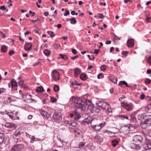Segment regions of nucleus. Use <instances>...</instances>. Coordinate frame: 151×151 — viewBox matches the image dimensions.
Wrapping results in <instances>:
<instances>
[{
	"label": "nucleus",
	"instance_id": "nucleus-1",
	"mask_svg": "<svg viewBox=\"0 0 151 151\" xmlns=\"http://www.w3.org/2000/svg\"><path fill=\"white\" fill-rule=\"evenodd\" d=\"M96 104L98 107L102 108L106 110L108 114L111 112L112 110L110 105L104 101H96Z\"/></svg>",
	"mask_w": 151,
	"mask_h": 151
},
{
	"label": "nucleus",
	"instance_id": "nucleus-2",
	"mask_svg": "<svg viewBox=\"0 0 151 151\" xmlns=\"http://www.w3.org/2000/svg\"><path fill=\"white\" fill-rule=\"evenodd\" d=\"M24 132L23 129L18 128L16 129L14 132L13 135V138L15 139V141L16 139L17 140L16 142H17L19 137L24 135Z\"/></svg>",
	"mask_w": 151,
	"mask_h": 151
},
{
	"label": "nucleus",
	"instance_id": "nucleus-3",
	"mask_svg": "<svg viewBox=\"0 0 151 151\" xmlns=\"http://www.w3.org/2000/svg\"><path fill=\"white\" fill-rule=\"evenodd\" d=\"M74 103L76 107L81 109L82 110L84 109L86 105V104L85 102L77 99L75 100L74 101Z\"/></svg>",
	"mask_w": 151,
	"mask_h": 151
},
{
	"label": "nucleus",
	"instance_id": "nucleus-4",
	"mask_svg": "<svg viewBox=\"0 0 151 151\" xmlns=\"http://www.w3.org/2000/svg\"><path fill=\"white\" fill-rule=\"evenodd\" d=\"M24 147L22 143L16 144L12 147L11 151H21Z\"/></svg>",
	"mask_w": 151,
	"mask_h": 151
},
{
	"label": "nucleus",
	"instance_id": "nucleus-5",
	"mask_svg": "<svg viewBox=\"0 0 151 151\" xmlns=\"http://www.w3.org/2000/svg\"><path fill=\"white\" fill-rule=\"evenodd\" d=\"M52 119L55 122H58L62 119V115L61 113L59 112L55 111L52 116Z\"/></svg>",
	"mask_w": 151,
	"mask_h": 151
},
{
	"label": "nucleus",
	"instance_id": "nucleus-6",
	"mask_svg": "<svg viewBox=\"0 0 151 151\" xmlns=\"http://www.w3.org/2000/svg\"><path fill=\"white\" fill-rule=\"evenodd\" d=\"M122 106L124 108L127 110L131 111L133 109L132 105L129 104L127 102H122L121 103Z\"/></svg>",
	"mask_w": 151,
	"mask_h": 151
},
{
	"label": "nucleus",
	"instance_id": "nucleus-7",
	"mask_svg": "<svg viewBox=\"0 0 151 151\" xmlns=\"http://www.w3.org/2000/svg\"><path fill=\"white\" fill-rule=\"evenodd\" d=\"M131 148L133 149H135L137 150H142L144 149V150H145V151H146V150L147 149L146 147H144V146L143 145L140 146L139 145L134 144H132L131 145Z\"/></svg>",
	"mask_w": 151,
	"mask_h": 151
},
{
	"label": "nucleus",
	"instance_id": "nucleus-8",
	"mask_svg": "<svg viewBox=\"0 0 151 151\" xmlns=\"http://www.w3.org/2000/svg\"><path fill=\"white\" fill-rule=\"evenodd\" d=\"M88 109L93 113H99L100 111V109L97 107H95L93 105L89 106Z\"/></svg>",
	"mask_w": 151,
	"mask_h": 151
},
{
	"label": "nucleus",
	"instance_id": "nucleus-9",
	"mask_svg": "<svg viewBox=\"0 0 151 151\" xmlns=\"http://www.w3.org/2000/svg\"><path fill=\"white\" fill-rule=\"evenodd\" d=\"M5 126L6 128L11 129L13 130L16 129L17 127V125L14 123L9 122H6Z\"/></svg>",
	"mask_w": 151,
	"mask_h": 151
},
{
	"label": "nucleus",
	"instance_id": "nucleus-10",
	"mask_svg": "<svg viewBox=\"0 0 151 151\" xmlns=\"http://www.w3.org/2000/svg\"><path fill=\"white\" fill-rule=\"evenodd\" d=\"M12 84V90L15 91L17 89V83L16 81L14 79H12L11 81Z\"/></svg>",
	"mask_w": 151,
	"mask_h": 151
},
{
	"label": "nucleus",
	"instance_id": "nucleus-11",
	"mask_svg": "<svg viewBox=\"0 0 151 151\" xmlns=\"http://www.w3.org/2000/svg\"><path fill=\"white\" fill-rule=\"evenodd\" d=\"M52 78L55 81L58 80L60 79V74L56 70H54L52 72Z\"/></svg>",
	"mask_w": 151,
	"mask_h": 151
},
{
	"label": "nucleus",
	"instance_id": "nucleus-12",
	"mask_svg": "<svg viewBox=\"0 0 151 151\" xmlns=\"http://www.w3.org/2000/svg\"><path fill=\"white\" fill-rule=\"evenodd\" d=\"M143 139L141 136L137 135L134 137L133 141L135 143H140L143 141Z\"/></svg>",
	"mask_w": 151,
	"mask_h": 151
},
{
	"label": "nucleus",
	"instance_id": "nucleus-13",
	"mask_svg": "<svg viewBox=\"0 0 151 151\" xmlns=\"http://www.w3.org/2000/svg\"><path fill=\"white\" fill-rule=\"evenodd\" d=\"M127 46L130 48L133 47L134 45V41L133 39H129L127 42Z\"/></svg>",
	"mask_w": 151,
	"mask_h": 151
},
{
	"label": "nucleus",
	"instance_id": "nucleus-14",
	"mask_svg": "<svg viewBox=\"0 0 151 151\" xmlns=\"http://www.w3.org/2000/svg\"><path fill=\"white\" fill-rule=\"evenodd\" d=\"M145 142L146 146H144L146 147L147 149L146 150H147L148 149H151V140L147 138H146L145 139Z\"/></svg>",
	"mask_w": 151,
	"mask_h": 151
},
{
	"label": "nucleus",
	"instance_id": "nucleus-15",
	"mask_svg": "<svg viewBox=\"0 0 151 151\" xmlns=\"http://www.w3.org/2000/svg\"><path fill=\"white\" fill-rule=\"evenodd\" d=\"M41 114L45 118L48 119L50 116V114H48L46 111L43 110H41L40 112Z\"/></svg>",
	"mask_w": 151,
	"mask_h": 151
},
{
	"label": "nucleus",
	"instance_id": "nucleus-16",
	"mask_svg": "<svg viewBox=\"0 0 151 151\" xmlns=\"http://www.w3.org/2000/svg\"><path fill=\"white\" fill-rule=\"evenodd\" d=\"M17 114L18 113L16 112V114H9V116L10 118L13 120H19V117L17 116Z\"/></svg>",
	"mask_w": 151,
	"mask_h": 151
},
{
	"label": "nucleus",
	"instance_id": "nucleus-17",
	"mask_svg": "<svg viewBox=\"0 0 151 151\" xmlns=\"http://www.w3.org/2000/svg\"><path fill=\"white\" fill-rule=\"evenodd\" d=\"M91 127L96 131H99L101 129V127L99 124L91 125Z\"/></svg>",
	"mask_w": 151,
	"mask_h": 151
},
{
	"label": "nucleus",
	"instance_id": "nucleus-18",
	"mask_svg": "<svg viewBox=\"0 0 151 151\" xmlns=\"http://www.w3.org/2000/svg\"><path fill=\"white\" fill-rule=\"evenodd\" d=\"M32 47V45L30 43H27L24 45V49L25 50H29L31 49Z\"/></svg>",
	"mask_w": 151,
	"mask_h": 151
},
{
	"label": "nucleus",
	"instance_id": "nucleus-19",
	"mask_svg": "<svg viewBox=\"0 0 151 151\" xmlns=\"http://www.w3.org/2000/svg\"><path fill=\"white\" fill-rule=\"evenodd\" d=\"M81 70L78 68H76L75 69V77H77L81 73Z\"/></svg>",
	"mask_w": 151,
	"mask_h": 151
},
{
	"label": "nucleus",
	"instance_id": "nucleus-20",
	"mask_svg": "<svg viewBox=\"0 0 151 151\" xmlns=\"http://www.w3.org/2000/svg\"><path fill=\"white\" fill-rule=\"evenodd\" d=\"M74 114L75 119V120H78L80 118V115L79 113L76 111H74Z\"/></svg>",
	"mask_w": 151,
	"mask_h": 151
},
{
	"label": "nucleus",
	"instance_id": "nucleus-21",
	"mask_svg": "<svg viewBox=\"0 0 151 151\" xmlns=\"http://www.w3.org/2000/svg\"><path fill=\"white\" fill-rule=\"evenodd\" d=\"M4 134L0 133V145L2 144L4 142Z\"/></svg>",
	"mask_w": 151,
	"mask_h": 151
},
{
	"label": "nucleus",
	"instance_id": "nucleus-22",
	"mask_svg": "<svg viewBox=\"0 0 151 151\" xmlns=\"http://www.w3.org/2000/svg\"><path fill=\"white\" fill-rule=\"evenodd\" d=\"M94 138L97 141L100 142H101L103 141V139L102 137L98 135H96Z\"/></svg>",
	"mask_w": 151,
	"mask_h": 151
},
{
	"label": "nucleus",
	"instance_id": "nucleus-23",
	"mask_svg": "<svg viewBox=\"0 0 151 151\" xmlns=\"http://www.w3.org/2000/svg\"><path fill=\"white\" fill-rule=\"evenodd\" d=\"M77 125V124L74 121H72V123H71L69 128L70 129H74L75 128Z\"/></svg>",
	"mask_w": 151,
	"mask_h": 151
},
{
	"label": "nucleus",
	"instance_id": "nucleus-24",
	"mask_svg": "<svg viewBox=\"0 0 151 151\" xmlns=\"http://www.w3.org/2000/svg\"><path fill=\"white\" fill-rule=\"evenodd\" d=\"M36 91L37 92L42 93L44 91L43 88L42 86L37 87L36 89Z\"/></svg>",
	"mask_w": 151,
	"mask_h": 151
},
{
	"label": "nucleus",
	"instance_id": "nucleus-25",
	"mask_svg": "<svg viewBox=\"0 0 151 151\" xmlns=\"http://www.w3.org/2000/svg\"><path fill=\"white\" fill-rule=\"evenodd\" d=\"M80 78L83 81H85L87 78L86 74L84 73H82L80 75Z\"/></svg>",
	"mask_w": 151,
	"mask_h": 151
},
{
	"label": "nucleus",
	"instance_id": "nucleus-26",
	"mask_svg": "<svg viewBox=\"0 0 151 151\" xmlns=\"http://www.w3.org/2000/svg\"><path fill=\"white\" fill-rule=\"evenodd\" d=\"M91 120H89L88 119H85L83 121L82 123L84 125H86L91 123Z\"/></svg>",
	"mask_w": 151,
	"mask_h": 151
},
{
	"label": "nucleus",
	"instance_id": "nucleus-27",
	"mask_svg": "<svg viewBox=\"0 0 151 151\" xmlns=\"http://www.w3.org/2000/svg\"><path fill=\"white\" fill-rule=\"evenodd\" d=\"M118 144V141L116 139H114L111 141V145L113 147H116Z\"/></svg>",
	"mask_w": 151,
	"mask_h": 151
},
{
	"label": "nucleus",
	"instance_id": "nucleus-28",
	"mask_svg": "<svg viewBox=\"0 0 151 151\" xmlns=\"http://www.w3.org/2000/svg\"><path fill=\"white\" fill-rule=\"evenodd\" d=\"M110 80L114 83H116L117 81V78L116 77H111L109 78Z\"/></svg>",
	"mask_w": 151,
	"mask_h": 151
},
{
	"label": "nucleus",
	"instance_id": "nucleus-29",
	"mask_svg": "<svg viewBox=\"0 0 151 151\" xmlns=\"http://www.w3.org/2000/svg\"><path fill=\"white\" fill-rule=\"evenodd\" d=\"M72 120H64V123L68 127H69L71 123H72Z\"/></svg>",
	"mask_w": 151,
	"mask_h": 151
},
{
	"label": "nucleus",
	"instance_id": "nucleus-30",
	"mask_svg": "<svg viewBox=\"0 0 151 151\" xmlns=\"http://www.w3.org/2000/svg\"><path fill=\"white\" fill-rule=\"evenodd\" d=\"M147 121H146L144 122H143L141 123L140 124V126L143 129L146 128L147 127V125L146 123Z\"/></svg>",
	"mask_w": 151,
	"mask_h": 151
},
{
	"label": "nucleus",
	"instance_id": "nucleus-31",
	"mask_svg": "<svg viewBox=\"0 0 151 151\" xmlns=\"http://www.w3.org/2000/svg\"><path fill=\"white\" fill-rule=\"evenodd\" d=\"M24 81L20 80L18 82V84L19 86L22 87L26 88L27 87L24 86Z\"/></svg>",
	"mask_w": 151,
	"mask_h": 151
},
{
	"label": "nucleus",
	"instance_id": "nucleus-32",
	"mask_svg": "<svg viewBox=\"0 0 151 151\" xmlns=\"http://www.w3.org/2000/svg\"><path fill=\"white\" fill-rule=\"evenodd\" d=\"M7 48L8 47L4 45H1V50L3 52H6L7 50Z\"/></svg>",
	"mask_w": 151,
	"mask_h": 151
},
{
	"label": "nucleus",
	"instance_id": "nucleus-33",
	"mask_svg": "<svg viewBox=\"0 0 151 151\" xmlns=\"http://www.w3.org/2000/svg\"><path fill=\"white\" fill-rule=\"evenodd\" d=\"M44 54L47 56H49L50 54V51L48 50L45 49L43 52Z\"/></svg>",
	"mask_w": 151,
	"mask_h": 151
},
{
	"label": "nucleus",
	"instance_id": "nucleus-34",
	"mask_svg": "<svg viewBox=\"0 0 151 151\" xmlns=\"http://www.w3.org/2000/svg\"><path fill=\"white\" fill-rule=\"evenodd\" d=\"M59 55L60 58H61L64 60H66L68 58V56L65 54L63 55L61 54H59Z\"/></svg>",
	"mask_w": 151,
	"mask_h": 151
},
{
	"label": "nucleus",
	"instance_id": "nucleus-35",
	"mask_svg": "<svg viewBox=\"0 0 151 151\" xmlns=\"http://www.w3.org/2000/svg\"><path fill=\"white\" fill-rule=\"evenodd\" d=\"M119 117L122 119H129L128 116L126 115H120L119 116Z\"/></svg>",
	"mask_w": 151,
	"mask_h": 151
},
{
	"label": "nucleus",
	"instance_id": "nucleus-36",
	"mask_svg": "<svg viewBox=\"0 0 151 151\" xmlns=\"http://www.w3.org/2000/svg\"><path fill=\"white\" fill-rule=\"evenodd\" d=\"M107 67V66L106 65H102L100 67V69L101 70L104 71L106 70V68Z\"/></svg>",
	"mask_w": 151,
	"mask_h": 151
},
{
	"label": "nucleus",
	"instance_id": "nucleus-37",
	"mask_svg": "<svg viewBox=\"0 0 151 151\" xmlns=\"http://www.w3.org/2000/svg\"><path fill=\"white\" fill-rule=\"evenodd\" d=\"M47 33L51 37H52L55 36V34L53 32L48 31H47Z\"/></svg>",
	"mask_w": 151,
	"mask_h": 151
},
{
	"label": "nucleus",
	"instance_id": "nucleus-38",
	"mask_svg": "<svg viewBox=\"0 0 151 151\" xmlns=\"http://www.w3.org/2000/svg\"><path fill=\"white\" fill-rule=\"evenodd\" d=\"M70 22L72 24H75L76 23L77 21L74 17H72L70 19Z\"/></svg>",
	"mask_w": 151,
	"mask_h": 151
},
{
	"label": "nucleus",
	"instance_id": "nucleus-39",
	"mask_svg": "<svg viewBox=\"0 0 151 151\" xmlns=\"http://www.w3.org/2000/svg\"><path fill=\"white\" fill-rule=\"evenodd\" d=\"M105 17V16L103 15V14L98 13L97 14V17L100 19H103Z\"/></svg>",
	"mask_w": 151,
	"mask_h": 151
},
{
	"label": "nucleus",
	"instance_id": "nucleus-40",
	"mask_svg": "<svg viewBox=\"0 0 151 151\" xmlns=\"http://www.w3.org/2000/svg\"><path fill=\"white\" fill-rule=\"evenodd\" d=\"M50 100L52 102H55L57 101L56 99L53 97H50Z\"/></svg>",
	"mask_w": 151,
	"mask_h": 151
},
{
	"label": "nucleus",
	"instance_id": "nucleus-41",
	"mask_svg": "<svg viewBox=\"0 0 151 151\" xmlns=\"http://www.w3.org/2000/svg\"><path fill=\"white\" fill-rule=\"evenodd\" d=\"M128 53V51H123L122 52V54L124 57H126L127 56Z\"/></svg>",
	"mask_w": 151,
	"mask_h": 151
},
{
	"label": "nucleus",
	"instance_id": "nucleus-42",
	"mask_svg": "<svg viewBox=\"0 0 151 151\" xmlns=\"http://www.w3.org/2000/svg\"><path fill=\"white\" fill-rule=\"evenodd\" d=\"M85 143L82 142H80L78 145V147L79 148L83 147L85 145Z\"/></svg>",
	"mask_w": 151,
	"mask_h": 151
},
{
	"label": "nucleus",
	"instance_id": "nucleus-43",
	"mask_svg": "<svg viewBox=\"0 0 151 151\" xmlns=\"http://www.w3.org/2000/svg\"><path fill=\"white\" fill-rule=\"evenodd\" d=\"M104 77V76L103 75V74L102 73L99 74L97 76V78L99 79L101 78Z\"/></svg>",
	"mask_w": 151,
	"mask_h": 151
},
{
	"label": "nucleus",
	"instance_id": "nucleus-44",
	"mask_svg": "<svg viewBox=\"0 0 151 151\" xmlns=\"http://www.w3.org/2000/svg\"><path fill=\"white\" fill-rule=\"evenodd\" d=\"M151 80L149 78H146L145 81V83L146 84H149L150 83Z\"/></svg>",
	"mask_w": 151,
	"mask_h": 151
},
{
	"label": "nucleus",
	"instance_id": "nucleus-45",
	"mask_svg": "<svg viewBox=\"0 0 151 151\" xmlns=\"http://www.w3.org/2000/svg\"><path fill=\"white\" fill-rule=\"evenodd\" d=\"M31 139L30 140V142L32 143H33L35 141H36L35 140V138L34 136H32L31 137H30Z\"/></svg>",
	"mask_w": 151,
	"mask_h": 151
},
{
	"label": "nucleus",
	"instance_id": "nucleus-46",
	"mask_svg": "<svg viewBox=\"0 0 151 151\" xmlns=\"http://www.w3.org/2000/svg\"><path fill=\"white\" fill-rule=\"evenodd\" d=\"M59 87L57 85H56L54 87V90L55 91H58L59 90Z\"/></svg>",
	"mask_w": 151,
	"mask_h": 151
},
{
	"label": "nucleus",
	"instance_id": "nucleus-47",
	"mask_svg": "<svg viewBox=\"0 0 151 151\" xmlns=\"http://www.w3.org/2000/svg\"><path fill=\"white\" fill-rule=\"evenodd\" d=\"M145 21L147 22V23L150 22H151V17H147Z\"/></svg>",
	"mask_w": 151,
	"mask_h": 151
},
{
	"label": "nucleus",
	"instance_id": "nucleus-48",
	"mask_svg": "<svg viewBox=\"0 0 151 151\" xmlns=\"http://www.w3.org/2000/svg\"><path fill=\"white\" fill-rule=\"evenodd\" d=\"M99 49H95L94 50V52H92V53H95L97 55L99 53V52L100 51Z\"/></svg>",
	"mask_w": 151,
	"mask_h": 151
},
{
	"label": "nucleus",
	"instance_id": "nucleus-49",
	"mask_svg": "<svg viewBox=\"0 0 151 151\" xmlns=\"http://www.w3.org/2000/svg\"><path fill=\"white\" fill-rule=\"evenodd\" d=\"M0 9L3 11L5 10H6L7 8L5 7V6H2L0 7Z\"/></svg>",
	"mask_w": 151,
	"mask_h": 151
},
{
	"label": "nucleus",
	"instance_id": "nucleus-50",
	"mask_svg": "<svg viewBox=\"0 0 151 151\" xmlns=\"http://www.w3.org/2000/svg\"><path fill=\"white\" fill-rule=\"evenodd\" d=\"M106 122H104L103 123H100L99 125H100L101 127V128H102V127H104L106 125Z\"/></svg>",
	"mask_w": 151,
	"mask_h": 151
},
{
	"label": "nucleus",
	"instance_id": "nucleus-51",
	"mask_svg": "<svg viewBox=\"0 0 151 151\" xmlns=\"http://www.w3.org/2000/svg\"><path fill=\"white\" fill-rule=\"evenodd\" d=\"M145 97V95L144 93H142L140 95V99L142 100Z\"/></svg>",
	"mask_w": 151,
	"mask_h": 151
},
{
	"label": "nucleus",
	"instance_id": "nucleus-52",
	"mask_svg": "<svg viewBox=\"0 0 151 151\" xmlns=\"http://www.w3.org/2000/svg\"><path fill=\"white\" fill-rule=\"evenodd\" d=\"M14 51L11 50L9 51L8 54L10 55H12L14 54Z\"/></svg>",
	"mask_w": 151,
	"mask_h": 151
},
{
	"label": "nucleus",
	"instance_id": "nucleus-53",
	"mask_svg": "<svg viewBox=\"0 0 151 151\" xmlns=\"http://www.w3.org/2000/svg\"><path fill=\"white\" fill-rule=\"evenodd\" d=\"M147 61L150 65L151 66V56L148 58Z\"/></svg>",
	"mask_w": 151,
	"mask_h": 151
},
{
	"label": "nucleus",
	"instance_id": "nucleus-54",
	"mask_svg": "<svg viewBox=\"0 0 151 151\" xmlns=\"http://www.w3.org/2000/svg\"><path fill=\"white\" fill-rule=\"evenodd\" d=\"M76 134V136L78 137H80L81 135L80 133L79 132L77 131Z\"/></svg>",
	"mask_w": 151,
	"mask_h": 151
},
{
	"label": "nucleus",
	"instance_id": "nucleus-55",
	"mask_svg": "<svg viewBox=\"0 0 151 151\" xmlns=\"http://www.w3.org/2000/svg\"><path fill=\"white\" fill-rule=\"evenodd\" d=\"M12 100V98L10 97H8L7 98V101L8 102L10 103L11 102Z\"/></svg>",
	"mask_w": 151,
	"mask_h": 151
},
{
	"label": "nucleus",
	"instance_id": "nucleus-56",
	"mask_svg": "<svg viewBox=\"0 0 151 151\" xmlns=\"http://www.w3.org/2000/svg\"><path fill=\"white\" fill-rule=\"evenodd\" d=\"M66 12L65 13V14L64 15V16H67L70 14V12L68 10H66Z\"/></svg>",
	"mask_w": 151,
	"mask_h": 151
},
{
	"label": "nucleus",
	"instance_id": "nucleus-57",
	"mask_svg": "<svg viewBox=\"0 0 151 151\" xmlns=\"http://www.w3.org/2000/svg\"><path fill=\"white\" fill-rule=\"evenodd\" d=\"M125 81H120L119 83V85H124V82H125Z\"/></svg>",
	"mask_w": 151,
	"mask_h": 151
},
{
	"label": "nucleus",
	"instance_id": "nucleus-58",
	"mask_svg": "<svg viewBox=\"0 0 151 151\" xmlns=\"http://www.w3.org/2000/svg\"><path fill=\"white\" fill-rule=\"evenodd\" d=\"M29 13L30 14H32V16L33 17L34 16L35 13L34 12H32L30 10L29 11Z\"/></svg>",
	"mask_w": 151,
	"mask_h": 151
},
{
	"label": "nucleus",
	"instance_id": "nucleus-59",
	"mask_svg": "<svg viewBox=\"0 0 151 151\" xmlns=\"http://www.w3.org/2000/svg\"><path fill=\"white\" fill-rule=\"evenodd\" d=\"M72 52L73 54H76L77 53L76 50L75 49H72Z\"/></svg>",
	"mask_w": 151,
	"mask_h": 151
},
{
	"label": "nucleus",
	"instance_id": "nucleus-60",
	"mask_svg": "<svg viewBox=\"0 0 151 151\" xmlns=\"http://www.w3.org/2000/svg\"><path fill=\"white\" fill-rule=\"evenodd\" d=\"M26 101L28 103H32V101H31V99H28L27 101Z\"/></svg>",
	"mask_w": 151,
	"mask_h": 151
},
{
	"label": "nucleus",
	"instance_id": "nucleus-61",
	"mask_svg": "<svg viewBox=\"0 0 151 151\" xmlns=\"http://www.w3.org/2000/svg\"><path fill=\"white\" fill-rule=\"evenodd\" d=\"M78 55H77L75 56L71 57V59L72 60H74L75 59H76V58H78Z\"/></svg>",
	"mask_w": 151,
	"mask_h": 151
},
{
	"label": "nucleus",
	"instance_id": "nucleus-62",
	"mask_svg": "<svg viewBox=\"0 0 151 151\" xmlns=\"http://www.w3.org/2000/svg\"><path fill=\"white\" fill-rule=\"evenodd\" d=\"M111 43V41L110 40L106 41L105 42V44L106 45L110 44Z\"/></svg>",
	"mask_w": 151,
	"mask_h": 151
},
{
	"label": "nucleus",
	"instance_id": "nucleus-63",
	"mask_svg": "<svg viewBox=\"0 0 151 151\" xmlns=\"http://www.w3.org/2000/svg\"><path fill=\"white\" fill-rule=\"evenodd\" d=\"M5 90V89L3 88H1L0 89V94L4 92Z\"/></svg>",
	"mask_w": 151,
	"mask_h": 151
},
{
	"label": "nucleus",
	"instance_id": "nucleus-64",
	"mask_svg": "<svg viewBox=\"0 0 151 151\" xmlns=\"http://www.w3.org/2000/svg\"><path fill=\"white\" fill-rule=\"evenodd\" d=\"M41 65V63H40V62H38L37 63H36L35 64H33V66H35V65Z\"/></svg>",
	"mask_w": 151,
	"mask_h": 151
}]
</instances>
